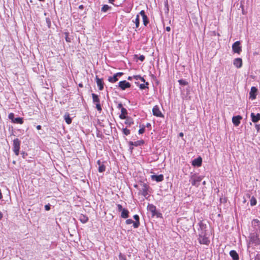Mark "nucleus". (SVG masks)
<instances>
[{
    "label": "nucleus",
    "mask_w": 260,
    "mask_h": 260,
    "mask_svg": "<svg viewBox=\"0 0 260 260\" xmlns=\"http://www.w3.org/2000/svg\"><path fill=\"white\" fill-rule=\"evenodd\" d=\"M36 128L38 130H40L41 129V126L40 125H38L37 126Z\"/></svg>",
    "instance_id": "53"
},
{
    "label": "nucleus",
    "mask_w": 260,
    "mask_h": 260,
    "mask_svg": "<svg viewBox=\"0 0 260 260\" xmlns=\"http://www.w3.org/2000/svg\"><path fill=\"white\" fill-rule=\"evenodd\" d=\"M127 115V110L124 108H122V110H121V114L119 115V118L121 119H125Z\"/></svg>",
    "instance_id": "18"
},
{
    "label": "nucleus",
    "mask_w": 260,
    "mask_h": 260,
    "mask_svg": "<svg viewBox=\"0 0 260 260\" xmlns=\"http://www.w3.org/2000/svg\"><path fill=\"white\" fill-rule=\"evenodd\" d=\"M133 21L136 25V28H138L140 24L139 15H137L135 20H133Z\"/></svg>",
    "instance_id": "30"
},
{
    "label": "nucleus",
    "mask_w": 260,
    "mask_h": 260,
    "mask_svg": "<svg viewBox=\"0 0 260 260\" xmlns=\"http://www.w3.org/2000/svg\"><path fill=\"white\" fill-rule=\"evenodd\" d=\"M209 237V232H207L205 229H200L198 240L201 244L209 245L210 242Z\"/></svg>",
    "instance_id": "1"
},
{
    "label": "nucleus",
    "mask_w": 260,
    "mask_h": 260,
    "mask_svg": "<svg viewBox=\"0 0 260 260\" xmlns=\"http://www.w3.org/2000/svg\"><path fill=\"white\" fill-rule=\"evenodd\" d=\"M144 144V141L143 140H139L134 142H131V144L135 146H141Z\"/></svg>",
    "instance_id": "27"
},
{
    "label": "nucleus",
    "mask_w": 260,
    "mask_h": 260,
    "mask_svg": "<svg viewBox=\"0 0 260 260\" xmlns=\"http://www.w3.org/2000/svg\"><path fill=\"white\" fill-rule=\"evenodd\" d=\"M8 117L11 120L12 122L15 119L14 117V114L13 113H10L9 114Z\"/></svg>",
    "instance_id": "36"
},
{
    "label": "nucleus",
    "mask_w": 260,
    "mask_h": 260,
    "mask_svg": "<svg viewBox=\"0 0 260 260\" xmlns=\"http://www.w3.org/2000/svg\"><path fill=\"white\" fill-rule=\"evenodd\" d=\"M133 78L136 80H140V78H141V76L140 75H134L133 76Z\"/></svg>",
    "instance_id": "44"
},
{
    "label": "nucleus",
    "mask_w": 260,
    "mask_h": 260,
    "mask_svg": "<svg viewBox=\"0 0 260 260\" xmlns=\"http://www.w3.org/2000/svg\"><path fill=\"white\" fill-rule=\"evenodd\" d=\"M3 196L1 192V190L0 189V200L2 198Z\"/></svg>",
    "instance_id": "59"
},
{
    "label": "nucleus",
    "mask_w": 260,
    "mask_h": 260,
    "mask_svg": "<svg viewBox=\"0 0 260 260\" xmlns=\"http://www.w3.org/2000/svg\"><path fill=\"white\" fill-rule=\"evenodd\" d=\"M95 80L97 86L100 90H102L104 89V82L102 78H99L98 76L95 77Z\"/></svg>",
    "instance_id": "8"
},
{
    "label": "nucleus",
    "mask_w": 260,
    "mask_h": 260,
    "mask_svg": "<svg viewBox=\"0 0 260 260\" xmlns=\"http://www.w3.org/2000/svg\"><path fill=\"white\" fill-rule=\"evenodd\" d=\"M259 244L260 241L257 235L251 236L249 243V246L253 247L256 245H258Z\"/></svg>",
    "instance_id": "4"
},
{
    "label": "nucleus",
    "mask_w": 260,
    "mask_h": 260,
    "mask_svg": "<svg viewBox=\"0 0 260 260\" xmlns=\"http://www.w3.org/2000/svg\"><path fill=\"white\" fill-rule=\"evenodd\" d=\"M134 187H138V185H137V184H136V185H134Z\"/></svg>",
    "instance_id": "62"
},
{
    "label": "nucleus",
    "mask_w": 260,
    "mask_h": 260,
    "mask_svg": "<svg viewBox=\"0 0 260 260\" xmlns=\"http://www.w3.org/2000/svg\"><path fill=\"white\" fill-rule=\"evenodd\" d=\"M178 82L179 83L180 85H187L188 84V82L187 81H186L185 80H178Z\"/></svg>",
    "instance_id": "34"
},
{
    "label": "nucleus",
    "mask_w": 260,
    "mask_h": 260,
    "mask_svg": "<svg viewBox=\"0 0 260 260\" xmlns=\"http://www.w3.org/2000/svg\"><path fill=\"white\" fill-rule=\"evenodd\" d=\"M21 141L18 139H15L13 141V150L16 155L19 154Z\"/></svg>",
    "instance_id": "3"
},
{
    "label": "nucleus",
    "mask_w": 260,
    "mask_h": 260,
    "mask_svg": "<svg viewBox=\"0 0 260 260\" xmlns=\"http://www.w3.org/2000/svg\"><path fill=\"white\" fill-rule=\"evenodd\" d=\"M140 80L143 82H145V80L144 79V78L143 77H142L141 76Z\"/></svg>",
    "instance_id": "52"
},
{
    "label": "nucleus",
    "mask_w": 260,
    "mask_h": 260,
    "mask_svg": "<svg viewBox=\"0 0 260 260\" xmlns=\"http://www.w3.org/2000/svg\"><path fill=\"white\" fill-rule=\"evenodd\" d=\"M115 75H116L117 77H118V76L120 77L123 75V73H120V72L117 73L116 74H115Z\"/></svg>",
    "instance_id": "48"
},
{
    "label": "nucleus",
    "mask_w": 260,
    "mask_h": 260,
    "mask_svg": "<svg viewBox=\"0 0 260 260\" xmlns=\"http://www.w3.org/2000/svg\"><path fill=\"white\" fill-rule=\"evenodd\" d=\"M65 35H66V37H65L66 41L67 42H71V39H70V38L69 37V33L68 32H66Z\"/></svg>",
    "instance_id": "39"
},
{
    "label": "nucleus",
    "mask_w": 260,
    "mask_h": 260,
    "mask_svg": "<svg viewBox=\"0 0 260 260\" xmlns=\"http://www.w3.org/2000/svg\"><path fill=\"white\" fill-rule=\"evenodd\" d=\"M122 132L124 135L127 136L130 134V131L127 128H122Z\"/></svg>",
    "instance_id": "33"
},
{
    "label": "nucleus",
    "mask_w": 260,
    "mask_h": 260,
    "mask_svg": "<svg viewBox=\"0 0 260 260\" xmlns=\"http://www.w3.org/2000/svg\"><path fill=\"white\" fill-rule=\"evenodd\" d=\"M151 178L153 180H155L156 182H161L164 180V177L162 174L159 175H153L151 176Z\"/></svg>",
    "instance_id": "13"
},
{
    "label": "nucleus",
    "mask_w": 260,
    "mask_h": 260,
    "mask_svg": "<svg viewBox=\"0 0 260 260\" xmlns=\"http://www.w3.org/2000/svg\"><path fill=\"white\" fill-rule=\"evenodd\" d=\"M129 212L127 209H123L121 211V217L123 218H126L128 216Z\"/></svg>",
    "instance_id": "25"
},
{
    "label": "nucleus",
    "mask_w": 260,
    "mask_h": 260,
    "mask_svg": "<svg viewBox=\"0 0 260 260\" xmlns=\"http://www.w3.org/2000/svg\"><path fill=\"white\" fill-rule=\"evenodd\" d=\"M153 114L157 117H164L163 114L159 110L158 106L156 105L153 107L152 109Z\"/></svg>",
    "instance_id": "7"
},
{
    "label": "nucleus",
    "mask_w": 260,
    "mask_h": 260,
    "mask_svg": "<svg viewBox=\"0 0 260 260\" xmlns=\"http://www.w3.org/2000/svg\"><path fill=\"white\" fill-rule=\"evenodd\" d=\"M140 14L142 16L143 18V22L144 25L145 26H146L149 23V20L147 15L145 14V11L144 10L141 11L140 12Z\"/></svg>",
    "instance_id": "12"
},
{
    "label": "nucleus",
    "mask_w": 260,
    "mask_h": 260,
    "mask_svg": "<svg viewBox=\"0 0 260 260\" xmlns=\"http://www.w3.org/2000/svg\"><path fill=\"white\" fill-rule=\"evenodd\" d=\"M115 0H109V2L111 4H113V2Z\"/></svg>",
    "instance_id": "58"
},
{
    "label": "nucleus",
    "mask_w": 260,
    "mask_h": 260,
    "mask_svg": "<svg viewBox=\"0 0 260 260\" xmlns=\"http://www.w3.org/2000/svg\"><path fill=\"white\" fill-rule=\"evenodd\" d=\"M254 260H260L259 255L258 254L255 256Z\"/></svg>",
    "instance_id": "47"
},
{
    "label": "nucleus",
    "mask_w": 260,
    "mask_h": 260,
    "mask_svg": "<svg viewBox=\"0 0 260 260\" xmlns=\"http://www.w3.org/2000/svg\"><path fill=\"white\" fill-rule=\"evenodd\" d=\"M141 185L142 186L141 194L144 197H146L148 194V188L149 186L145 183H141Z\"/></svg>",
    "instance_id": "6"
},
{
    "label": "nucleus",
    "mask_w": 260,
    "mask_h": 260,
    "mask_svg": "<svg viewBox=\"0 0 260 260\" xmlns=\"http://www.w3.org/2000/svg\"><path fill=\"white\" fill-rule=\"evenodd\" d=\"M146 87H147V86H145V85L144 84H141L139 85V88L141 89H144L146 88Z\"/></svg>",
    "instance_id": "42"
},
{
    "label": "nucleus",
    "mask_w": 260,
    "mask_h": 260,
    "mask_svg": "<svg viewBox=\"0 0 260 260\" xmlns=\"http://www.w3.org/2000/svg\"><path fill=\"white\" fill-rule=\"evenodd\" d=\"M134 218L135 219V222H134V228H138L140 224L139 216L138 215H135L134 216Z\"/></svg>",
    "instance_id": "22"
},
{
    "label": "nucleus",
    "mask_w": 260,
    "mask_h": 260,
    "mask_svg": "<svg viewBox=\"0 0 260 260\" xmlns=\"http://www.w3.org/2000/svg\"><path fill=\"white\" fill-rule=\"evenodd\" d=\"M251 120L253 122H257L260 120V114L257 113L255 115L254 113H251L250 115Z\"/></svg>",
    "instance_id": "16"
},
{
    "label": "nucleus",
    "mask_w": 260,
    "mask_h": 260,
    "mask_svg": "<svg viewBox=\"0 0 260 260\" xmlns=\"http://www.w3.org/2000/svg\"><path fill=\"white\" fill-rule=\"evenodd\" d=\"M12 122L14 123H18V124H22L23 123V118H21V117L15 118V119H14V120Z\"/></svg>",
    "instance_id": "28"
},
{
    "label": "nucleus",
    "mask_w": 260,
    "mask_h": 260,
    "mask_svg": "<svg viewBox=\"0 0 260 260\" xmlns=\"http://www.w3.org/2000/svg\"><path fill=\"white\" fill-rule=\"evenodd\" d=\"M110 8V7L107 5H105L103 6V7L102 8V11L103 12H107L109 9Z\"/></svg>",
    "instance_id": "31"
},
{
    "label": "nucleus",
    "mask_w": 260,
    "mask_h": 260,
    "mask_svg": "<svg viewBox=\"0 0 260 260\" xmlns=\"http://www.w3.org/2000/svg\"><path fill=\"white\" fill-rule=\"evenodd\" d=\"M147 208L154 216L156 213V207L153 204H149Z\"/></svg>",
    "instance_id": "20"
},
{
    "label": "nucleus",
    "mask_w": 260,
    "mask_h": 260,
    "mask_svg": "<svg viewBox=\"0 0 260 260\" xmlns=\"http://www.w3.org/2000/svg\"><path fill=\"white\" fill-rule=\"evenodd\" d=\"M79 218L80 221L82 223H85L88 220V217L83 214H80L79 215Z\"/></svg>",
    "instance_id": "26"
},
{
    "label": "nucleus",
    "mask_w": 260,
    "mask_h": 260,
    "mask_svg": "<svg viewBox=\"0 0 260 260\" xmlns=\"http://www.w3.org/2000/svg\"><path fill=\"white\" fill-rule=\"evenodd\" d=\"M242 118V117L240 115L234 116L232 118V122L235 126H237L240 124Z\"/></svg>",
    "instance_id": "11"
},
{
    "label": "nucleus",
    "mask_w": 260,
    "mask_h": 260,
    "mask_svg": "<svg viewBox=\"0 0 260 260\" xmlns=\"http://www.w3.org/2000/svg\"><path fill=\"white\" fill-rule=\"evenodd\" d=\"M202 158L199 156L192 161V165L193 166L200 167L202 166Z\"/></svg>",
    "instance_id": "10"
},
{
    "label": "nucleus",
    "mask_w": 260,
    "mask_h": 260,
    "mask_svg": "<svg viewBox=\"0 0 260 260\" xmlns=\"http://www.w3.org/2000/svg\"><path fill=\"white\" fill-rule=\"evenodd\" d=\"M84 8V6L83 5H81L79 6V9L82 10Z\"/></svg>",
    "instance_id": "50"
},
{
    "label": "nucleus",
    "mask_w": 260,
    "mask_h": 260,
    "mask_svg": "<svg viewBox=\"0 0 260 260\" xmlns=\"http://www.w3.org/2000/svg\"><path fill=\"white\" fill-rule=\"evenodd\" d=\"M96 108L98 110V111L101 112L102 110V107L101 106L100 103L99 104H96Z\"/></svg>",
    "instance_id": "37"
},
{
    "label": "nucleus",
    "mask_w": 260,
    "mask_h": 260,
    "mask_svg": "<svg viewBox=\"0 0 260 260\" xmlns=\"http://www.w3.org/2000/svg\"><path fill=\"white\" fill-rule=\"evenodd\" d=\"M179 135L180 137H182L183 136L184 134H183V133L182 132H181V133H179Z\"/></svg>",
    "instance_id": "55"
},
{
    "label": "nucleus",
    "mask_w": 260,
    "mask_h": 260,
    "mask_svg": "<svg viewBox=\"0 0 260 260\" xmlns=\"http://www.w3.org/2000/svg\"><path fill=\"white\" fill-rule=\"evenodd\" d=\"M108 81L111 83H115L118 81V78L116 75L115 74L113 77H110L108 78Z\"/></svg>",
    "instance_id": "29"
},
{
    "label": "nucleus",
    "mask_w": 260,
    "mask_h": 260,
    "mask_svg": "<svg viewBox=\"0 0 260 260\" xmlns=\"http://www.w3.org/2000/svg\"><path fill=\"white\" fill-rule=\"evenodd\" d=\"M258 222V220L257 219H254L253 221H252V224L254 225V226H256V224H255V223H257Z\"/></svg>",
    "instance_id": "46"
},
{
    "label": "nucleus",
    "mask_w": 260,
    "mask_h": 260,
    "mask_svg": "<svg viewBox=\"0 0 260 260\" xmlns=\"http://www.w3.org/2000/svg\"><path fill=\"white\" fill-rule=\"evenodd\" d=\"M126 222L127 224H132V223H133L134 224V222H135V221H133L131 219H128L126 220Z\"/></svg>",
    "instance_id": "41"
},
{
    "label": "nucleus",
    "mask_w": 260,
    "mask_h": 260,
    "mask_svg": "<svg viewBox=\"0 0 260 260\" xmlns=\"http://www.w3.org/2000/svg\"><path fill=\"white\" fill-rule=\"evenodd\" d=\"M45 209L46 211H49L50 209V206L49 204L45 206Z\"/></svg>",
    "instance_id": "45"
},
{
    "label": "nucleus",
    "mask_w": 260,
    "mask_h": 260,
    "mask_svg": "<svg viewBox=\"0 0 260 260\" xmlns=\"http://www.w3.org/2000/svg\"><path fill=\"white\" fill-rule=\"evenodd\" d=\"M146 126L149 127H150L151 126V124L150 123H147L146 124Z\"/></svg>",
    "instance_id": "56"
},
{
    "label": "nucleus",
    "mask_w": 260,
    "mask_h": 260,
    "mask_svg": "<svg viewBox=\"0 0 260 260\" xmlns=\"http://www.w3.org/2000/svg\"><path fill=\"white\" fill-rule=\"evenodd\" d=\"M117 207L118 210L119 212H120V211L121 212V211L123 209V208H122V205H121L120 204H117Z\"/></svg>",
    "instance_id": "40"
},
{
    "label": "nucleus",
    "mask_w": 260,
    "mask_h": 260,
    "mask_svg": "<svg viewBox=\"0 0 260 260\" xmlns=\"http://www.w3.org/2000/svg\"><path fill=\"white\" fill-rule=\"evenodd\" d=\"M166 30L167 31H170V30H171V28L170 26H167L166 27Z\"/></svg>",
    "instance_id": "51"
},
{
    "label": "nucleus",
    "mask_w": 260,
    "mask_h": 260,
    "mask_svg": "<svg viewBox=\"0 0 260 260\" xmlns=\"http://www.w3.org/2000/svg\"><path fill=\"white\" fill-rule=\"evenodd\" d=\"M145 126L142 125V127H141V128H140V129L139 130V134H143L145 132Z\"/></svg>",
    "instance_id": "38"
},
{
    "label": "nucleus",
    "mask_w": 260,
    "mask_h": 260,
    "mask_svg": "<svg viewBox=\"0 0 260 260\" xmlns=\"http://www.w3.org/2000/svg\"><path fill=\"white\" fill-rule=\"evenodd\" d=\"M119 87L122 90H125V89L131 87V84L126 81L123 80L119 82Z\"/></svg>",
    "instance_id": "9"
},
{
    "label": "nucleus",
    "mask_w": 260,
    "mask_h": 260,
    "mask_svg": "<svg viewBox=\"0 0 260 260\" xmlns=\"http://www.w3.org/2000/svg\"><path fill=\"white\" fill-rule=\"evenodd\" d=\"M234 65L237 68H240L242 66V60L241 58H237L234 60Z\"/></svg>",
    "instance_id": "15"
},
{
    "label": "nucleus",
    "mask_w": 260,
    "mask_h": 260,
    "mask_svg": "<svg viewBox=\"0 0 260 260\" xmlns=\"http://www.w3.org/2000/svg\"><path fill=\"white\" fill-rule=\"evenodd\" d=\"M257 88L255 87H252L249 93V98L251 100H254L256 98V93L257 92Z\"/></svg>",
    "instance_id": "14"
},
{
    "label": "nucleus",
    "mask_w": 260,
    "mask_h": 260,
    "mask_svg": "<svg viewBox=\"0 0 260 260\" xmlns=\"http://www.w3.org/2000/svg\"><path fill=\"white\" fill-rule=\"evenodd\" d=\"M135 57L138 58L141 61H144V60L145 59V56L143 55H141L139 57H138V55H135Z\"/></svg>",
    "instance_id": "35"
},
{
    "label": "nucleus",
    "mask_w": 260,
    "mask_h": 260,
    "mask_svg": "<svg viewBox=\"0 0 260 260\" xmlns=\"http://www.w3.org/2000/svg\"><path fill=\"white\" fill-rule=\"evenodd\" d=\"M230 255L232 257L233 260H239V255L235 250H231L230 252Z\"/></svg>",
    "instance_id": "19"
},
{
    "label": "nucleus",
    "mask_w": 260,
    "mask_h": 260,
    "mask_svg": "<svg viewBox=\"0 0 260 260\" xmlns=\"http://www.w3.org/2000/svg\"><path fill=\"white\" fill-rule=\"evenodd\" d=\"M64 118L66 121V122L68 124H70L72 123V118L70 116V114L69 113H66L64 115Z\"/></svg>",
    "instance_id": "24"
},
{
    "label": "nucleus",
    "mask_w": 260,
    "mask_h": 260,
    "mask_svg": "<svg viewBox=\"0 0 260 260\" xmlns=\"http://www.w3.org/2000/svg\"><path fill=\"white\" fill-rule=\"evenodd\" d=\"M117 107L118 109H121V110H122V108H124L121 103L118 104Z\"/></svg>",
    "instance_id": "43"
},
{
    "label": "nucleus",
    "mask_w": 260,
    "mask_h": 260,
    "mask_svg": "<svg viewBox=\"0 0 260 260\" xmlns=\"http://www.w3.org/2000/svg\"><path fill=\"white\" fill-rule=\"evenodd\" d=\"M202 179L203 178L197 174H193L191 175L189 181L192 186L198 187Z\"/></svg>",
    "instance_id": "2"
},
{
    "label": "nucleus",
    "mask_w": 260,
    "mask_h": 260,
    "mask_svg": "<svg viewBox=\"0 0 260 260\" xmlns=\"http://www.w3.org/2000/svg\"><path fill=\"white\" fill-rule=\"evenodd\" d=\"M145 83L144 84L145 86H147L146 88H148L149 83L148 82H145Z\"/></svg>",
    "instance_id": "54"
},
{
    "label": "nucleus",
    "mask_w": 260,
    "mask_h": 260,
    "mask_svg": "<svg viewBox=\"0 0 260 260\" xmlns=\"http://www.w3.org/2000/svg\"><path fill=\"white\" fill-rule=\"evenodd\" d=\"M3 214L2 213V212L0 211V220L3 218Z\"/></svg>",
    "instance_id": "57"
},
{
    "label": "nucleus",
    "mask_w": 260,
    "mask_h": 260,
    "mask_svg": "<svg viewBox=\"0 0 260 260\" xmlns=\"http://www.w3.org/2000/svg\"><path fill=\"white\" fill-rule=\"evenodd\" d=\"M79 86L80 87H83V84H82V83H80V84H79Z\"/></svg>",
    "instance_id": "61"
},
{
    "label": "nucleus",
    "mask_w": 260,
    "mask_h": 260,
    "mask_svg": "<svg viewBox=\"0 0 260 260\" xmlns=\"http://www.w3.org/2000/svg\"><path fill=\"white\" fill-rule=\"evenodd\" d=\"M97 164L99 165L98 171L100 173L104 172L106 170V166L104 164V162H102L100 160H98Z\"/></svg>",
    "instance_id": "17"
},
{
    "label": "nucleus",
    "mask_w": 260,
    "mask_h": 260,
    "mask_svg": "<svg viewBox=\"0 0 260 260\" xmlns=\"http://www.w3.org/2000/svg\"><path fill=\"white\" fill-rule=\"evenodd\" d=\"M232 50L234 53L240 54L242 51V47L240 46V42H235L232 45Z\"/></svg>",
    "instance_id": "5"
},
{
    "label": "nucleus",
    "mask_w": 260,
    "mask_h": 260,
    "mask_svg": "<svg viewBox=\"0 0 260 260\" xmlns=\"http://www.w3.org/2000/svg\"><path fill=\"white\" fill-rule=\"evenodd\" d=\"M256 204V200L254 197H252L250 199V205L251 206H254Z\"/></svg>",
    "instance_id": "32"
},
{
    "label": "nucleus",
    "mask_w": 260,
    "mask_h": 260,
    "mask_svg": "<svg viewBox=\"0 0 260 260\" xmlns=\"http://www.w3.org/2000/svg\"><path fill=\"white\" fill-rule=\"evenodd\" d=\"M125 119V121L124 123L127 126H130L131 125L134 124V120L131 117H126V118Z\"/></svg>",
    "instance_id": "21"
},
{
    "label": "nucleus",
    "mask_w": 260,
    "mask_h": 260,
    "mask_svg": "<svg viewBox=\"0 0 260 260\" xmlns=\"http://www.w3.org/2000/svg\"><path fill=\"white\" fill-rule=\"evenodd\" d=\"M255 128L257 130V132H258L260 129V127H259V125H258V124H255Z\"/></svg>",
    "instance_id": "49"
},
{
    "label": "nucleus",
    "mask_w": 260,
    "mask_h": 260,
    "mask_svg": "<svg viewBox=\"0 0 260 260\" xmlns=\"http://www.w3.org/2000/svg\"><path fill=\"white\" fill-rule=\"evenodd\" d=\"M133 78V77H130V76H129V77H128L127 79H128V80H131L132 79V78Z\"/></svg>",
    "instance_id": "60"
},
{
    "label": "nucleus",
    "mask_w": 260,
    "mask_h": 260,
    "mask_svg": "<svg viewBox=\"0 0 260 260\" xmlns=\"http://www.w3.org/2000/svg\"><path fill=\"white\" fill-rule=\"evenodd\" d=\"M91 95L92 98L93 102L94 103H95L96 104L100 103V99L97 94L95 93H92Z\"/></svg>",
    "instance_id": "23"
}]
</instances>
